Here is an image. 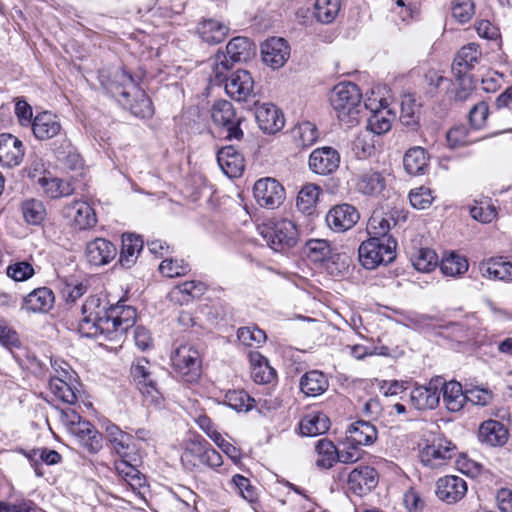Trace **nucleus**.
<instances>
[{"label": "nucleus", "instance_id": "nucleus-13", "mask_svg": "<svg viewBox=\"0 0 512 512\" xmlns=\"http://www.w3.org/2000/svg\"><path fill=\"white\" fill-rule=\"evenodd\" d=\"M308 165L313 173L327 176L339 168L340 155L332 147L316 148L309 156Z\"/></svg>", "mask_w": 512, "mask_h": 512}, {"label": "nucleus", "instance_id": "nucleus-12", "mask_svg": "<svg viewBox=\"0 0 512 512\" xmlns=\"http://www.w3.org/2000/svg\"><path fill=\"white\" fill-rule=\"evenodd\" d=\"M360 218L358 210L348 203L335 205L326 215L328 227L337 233H342L353 228Z\"/></svg>", "mask_w": 512, "mask_h": 512}, {"label": "nucleus", "instance_id": "nucleus-51", "mask_svg": "<svg viewBox=\"0 0 512 512\" xmlns=\"http://www.w3.org/2000/svg\"><path fill=\"white\" fill-rule=\"evenodd\" d=\"M24 220L31 225H40L46 218V208L42 201L27 199L21 205Z\"/></svg>", "mask_w": 512, "mask_h": 512}, {"label": "nucleus", "instance_id": "nucleus-40", "mask_svg": "<svg viewBox=\"0 0 512 512\" xmlns=\"http://www.w3.org/2000/svg\"><path fill=\"white\" fill-rule=\"evenodd\" d=\"M38 185L43 193L50 199H58L73 194L74 187L69 181L52 177L43 176L38 179Z\"/></svg>", "mask_w": 512, "mask_h": 512}, {"label": "nucleus", "instance_id": "nucleus-9", "mask_svg": "<svg viewBox=\"0 0 512 512\" xmlns=\"http://www.w3.org/2000/svg\"><path fill=\"white\" fill-rule=\"evenodd\" d=\"M443 384L441 377L430 380L428 385H417L410 392V404L418 411L435 409L440 401V386Z\"/></svg>", "mask_w": 512, "mask_h": 512}, {"label": "nucleus", "instance_id": "nucleus-11", "mask_svg": "<svg viewBox=\"0 0 512 512\" xmlns=\"http://www.w3.org/2000/svg\"><path fill=\"white\" fill-rule=\"evenodd\" d=\"M136 316V309L132 306L123 305L120 301L115 305H110V333L106 339L114 340L118 336L125 334L128 329L134 327Z\"/></svg>", "mask_w": 512, "mask_h": 512}, {"label": "nucleus", "instance_id": "nucleus-52", "mask_svg": "<svg viewBox=\"0 0 512 512\" xmlns=\"http://www.w3.org/2000/svg\"><path fill=\"white\" fill-rule=\"evenodd\" d=\"M131 95L135 97V100L133 102L128 100V103L125 105L129 107L131 113L140 118L151 117L153 115V106L146 93L137 87Z\"/></svg>", "mask_w": 512, "mask_h": 512}, {"label": "nucleus", "instance_id": "nucleus-35", "mask_svg": "<svg viewBox=\"0 0 512 512\" xmlns=\"http://www.w3.org/2000/svg\"><path fill=\"white\" fill-rule=\"evenodd\" d=\"M251 377L258 384H270L277 378V373L268 360L259 352L249 354Z\"/></svg>", "mask_w": 512, "mask_h": 512}, {"label": "nucleus", "instance_id": "nucleus-22", "mask_svg": "<svg viewBox=\"0 0 512 512\" xmlns=\"http://www.w3.org/2000/svg\"><path fill=\"white\" fill-rule=\"evenodd\" d=\"M255 118L259 128L267 134L280 131L285 124L283 113L271 103H263L256 107Z\"/></svg>", "mask_w": 512, "mask_h": 512}, {"label": "nucleus", "instance_id": "nucleus-57", "mask_svg": "<svg viewBox=\"0 0 512 512\" xmlns=\"http://www.w3.org/2000/svg\"><path fill=\"white\" fill-rule=\"evenodd\" d=\"M293 136L299 146L309 147L317 141L318 130L313 123L306 121L298 124L293 129Z\"/></svg>", "mask_w": 512, "mask_h": 512}, {"label": "nucleus", "instance_id": "nucleus-20", "mask_svg": "<svg viewBox=\"0 0 512 512\" xmlns=\"http://www.w3.org/2000/svg\"><path fill=\"white\" fill-rule=\"evenodd\" d=\"M116 255V246L105 238H96L86 244L85 257L91 265H106L114 260Z\"/></svg>", "mask_w": 512, "mask_h": 512}, {"label": "nucleus", "instance_id": "nucleus-19", "mask_svg": "<svg viewBox=\"0 0 512 512\" xmlns=\"http://www.w3.org/2000/svg\"><path fill=\"white\" fill-rule=\"evenodd\" d=\"M24 145L12 134H0V165L2 167L19 166L24 158Z\"/></svg>", "mask_w": 512, "mask_h": 512}, {"label": "nucleus", "instance_id": "nucleus-25", "mask_svg": "<svg viewBox=\"0 0 512 512\" xmlns=\"http://www.w3.org/2000/svg\"><path fill=\"white\" fill-rule=\"evenodd\" d=\"M217 162L222 171L230 178L240 176L245 167L243 155L233 145L222 147L218 151Z\"/></svg>", "mask_w": 512, "mask_h": 512}, {"label": "nucleus", "instance_id": "nucleus-7", "mask_svg": "<svg viewBox=\"0 0 512 512\" xmlns=\"http://www.w3.org/2000/svg\"><path fill=\"white\" fill-rule=\"evenodd\" d=\"M211 116L214 124L227 132L226 139L240 140L243 138L244 133L240 128L243 117L236 113L231 102L227 100L215 102L212 106Z\"/></svg>", "mask_w": 512, "mask_h": 512}, {"label": "nucleus", "instance_id": "nucleus-33", "mask_svg": "<svg viewBox=\"0 0 512 512\" xmlns=\"http://www.w3.org/2000/svg\"><path fill=\"white\" fill-rule=\"evenodd\" d=\"M299 386L306 396L317 397L328 389L329 381L323 372L311 370L301 376Z\"/></svg>", "mask_w": 512, "mask_h": 512}, {"label": "nucleus", "instance_id": "nucleus-45", "mask_svg": "<svg viewBox=\"0 0 512 512\" xmlns=\"http://www.w3.org/2000/svg\"><path fill=\"white\" fill-rule=\"evenodd\" d=\"M321 193V188L313 183L305 184L298 193L296 206L300 212L312 215Z\"/></svg>", "mask_w": 512, "mask_h": 512}, {"label": "nucleus", "instance_id": "nucleus-3", "mask_svg": "<svg viewBox=\"0 0 512 512\" xmlns=\"http://www.w3.org/2000/svg\"><path fill=\"white\" fill-rule=\"evenodd\" d=\"M156 370V367L146 358L141 357L133 361L130 375L144 400L147 403L159 405L163 397L158 386Z\"/></svg>", "mask_w": 512, "mask_h": 512}, {"label": "nucleus", "instance_id": "nucleus-8", "mask_svg": "<svg viewBox=\"0 0 512 512\" xmlns=\"http://www.w3.org/2000/svg\"><path fill=\"white\" fill-rule=\"evenodd\" d=\"M268 245L278 251L283 247H293L298 240V229L296 224L289 219H281L262 231Z\"/></svg>", "mask_w": 512, "mask_h": 512}, {"label": "nucleus", "instance_id": "nucleus-46", "mask_svg": "<svg viewBox=\"0 0 512 512\" xmlns=\"http://www.w3.org/2000/svg\"><path fill=\"white\" fill-rule=\"evenodd\" d=\"M315 450L317 452L316 465L323 469H329L337 462L338 449L334 443L326 438L316 442Z\"/></svg>", "mask_w": 512, "mask_h": 512}, {"label": "nucleus", "instance_id": "nucleus-31", "mask_svg": "<svg viewBox=\"0 0 512 512\" xmlns=\"http://www.w3.org/2000/svg\"><path fill=\"white\" fill-rule=\"evenodd\" d=\"M480 57L481 51L479 50L478 44L469 43L463 46L456 54L452 64V71L457 78H460L468 70L474 68L479 62Z\"/></svg>", "mask_w": 512, "mask_h": 512}, {"label": "nucleus", "instance_id": "nucleus-44", "mask_svg": "<svg viewBox=\"0 0 512 512\" xmlns=\"http://www.w3.org/2000/svg\"><path fill=\"white\" fill-rule=\"evenodd\" d=\"M329 427L328 417L321 412L309 413L300 421V432L303 436L313 437L324 434Z\"/></svg>", "mask_w": 512, "mask_h": 512}, {"label": "nucleus", "instance_id": "nucleus-63", "mask_svg": "<svg viewBox=\"0 0 512 512\" xmlns=\"http://www.w3.org/2000/svg\"><path fill=\"white\" fill-rule=\"evenodd\" d=\"M409 200L414 208L424 210L432 205L434 197L430 188L421 186L410 191Z\"/></svg>", "mask_w": 512, "mask_h": 512}, {"label": "nucleus", "instance_id": "nucleus-28", "mask_svg": "<svg viewBox=\"0 0 512 512\" xmlns=\"http://www.w3.org/2000/svg\"><path fill=\"white\" fill-rule=\"evenodd\" d=\"M479 271L483 278L489 280L512 281V262L503 257L482 261Z\"/></svg>", "mask_w": 512, "mask_h": 512}, {"label": "nucleus", "instance_id": "nucleus-34", "mask_svg": "<svg viewBox=\"0 0 512 512\" xmlns=\"http://www.w3.org/2000/svg\"><path fill=\"white\" fill-rule=\"evenodd\" d=\"M229 30L226 24L216 19H203L197 27L200 38L211 45L224 41L229 34Z\"/></svg>", "mask_w": 512, "mask_h": 512}, {"label": "nucleus", "instance_id": "nucleus-14", "mask_svg": "<svg viewBox=\"0 0 512 512\" xmlns=\"http://www.w3.org/2000/svg\"><path fill=\"white\" fill-rule=\"evenodd\" d=\"M455 445L446 439H438L427 445L420 453L421 462L430 468H438L452 459Z\"/></svg>", "mask_w": 512, "mask_h": 512}, {"label": "nucleus", "instance_id": "nucleus-18", "mask_svg": "<svg viewBox=\"0 0 512 512\" xmlns=\"http://www.w3.org/2000/svg\"><path fill=\"white\" fill-rule=\"evenodd\" d=\"M224 88L230 98L246 101L253 93L254 80L247 70L239 69L229 75Z\"/></svg>", "mask_w": 512, "mask_h": 512}, {"label": "nucleus", "instance_id": "nucleus-10", "mask_svg": "<svg viewBox=\"0 0 512 512\" xmlns=\"http://www.w3.org/2000/svg\"><path fill=\"white\" fill-rule=\"evenodd\" d=\"M254 198L260 206L275 209L285 199L283 186L275 179L264 178L256 181L253 187Z\"/></svg>", "mask_w": 512, "mask_h": 512}, {"label": "nucleus", "instance_id": "nucleus-61", "mask_svg": "<svg viewBox=\"0 0 512 512\" xmlns=\"http://www.w3.org/2000/svg\"><path fill=\"white\" fill-rule=\"evenodd\" d=\"M206 286L200 281H186L177 285L173 291L172 296L176 294H182L183 298L181 301L188 302L190 298H198L204 294Z\"/></svg>", "mask_w": 512, "mask_h": 512}, {"label": "nucleus", "instance_id": "nucleus-42", "mask_svg": "<svg viewBox=\"0 0 512 512\" xmlns=\"http://www.w3.org/2000/svg\"><path fill=\"white\" fill-rule=\"evenodd\" d=\"M143 248V240L134 234H123L119 263L122 267L130 268L137 260Z\"/></svg>", "mask_w": 512, "mask_h": 512}, {"label": "nucleus", "instance_id": "nucleus-1", "mask_svg": "<svg viewBox=\"0 0 512 512\" xmlns=\"http://www.w3.org/2000/svg\"><path fill=\"white\" fill-rule=\"evenodd\" d=\"M82 318L78 325L79 333L87 338L109 335L110 304L97 295L89 296L82 305Z\"/></svg>", "mask_w": 512, "mask_h": 512}, {"label": "nucleus", "instance_id": "nucleus-53", "mask_svg": "<svg viewBox=\"0 0 512 512\" xmlns=\"http://www.w3.org/2000/svg\"><path fill=\"white\" fill-rule=\"evenodd\" d=\"M412 265L419 272L429 273L439 264L436 252L430 248H420L412 257Z\"/></svg>", "mask_w": 512, "mask_h": 512}, {"label": "nucleus", "instance_id": "nucleus-39", "mask_svg": "<svg viewBox=\"0 0 512 512\" xmlns=\"http://www.w3.org/2000/svg\"><path fill=\"white\" fill-rule=\"evenodd\" d=\"M429 156L424 148L415 146L410 148L403 157L406 172L410 175H422L428 169Z\"/></svg>", "mask_w": 512, "mask_h": 512}, {"label": "nucleus", "instance_id": "nucleus-27", "mask_svg": "<svg viewBox=\"0 0 512 512\" xmlns=\"http://www.w3.org/2000/svg\"><path fill=\"white\" fill-rule=\"evenodd\" d=\"M70 433L91 453L98 452L102 447V434L87 420L78 421Z\"/></svg>", "mask_w": 512, "mask_h": 512}, {"label": "nucleus", "instance_id": "nucleus-41", "mask_svg": "<svg viewBox=\"0 0 512 512\" xmlns=\"http://www.w3.org/2000/svg\"><path fill=\"white\" fill-rule=\"evenodd\" d=\"M396 224L393 213L373 212L367 224V232L370 238H392L388 233Z\"/></svg>", "mask_w": 512, "mask_h": 512}, {"label": "nucleus", "instance_id": "nucleus-26", "mask_svg": "<svg viewBox=\"0 0 512 512\" xmlns=\"http://www.w3.org/2000/svg\"><path fill=\"white\" fill-rule=\"evenodd\" d=\"M62 129L57 115L44 111L38 113L32 121V131L39 140H48L57 136Z\"/></svg>", "mask_w": 512, "mask_h": 512}, {"label": "nucleus", "instance_id": "nucleus-47", "mask_svg": "<svg viewBox=\"0 0 512 512\" xmlns=\"http://www.w3.org/2000/svg\"><path fill=\"white\" fill-rule=\"evenodd\" d=\"M439 267L445 276L458 277L467 272L469 263L464 256L451 252L442 258Z\"/></svg>", "mask_w": 512, "mask_h": 512}, {"label": "nucleus", "instance_id": "nucleus-50", "mask_svg": "<svg viewBox=\"0 0 512 512\" xmlns=\"http://www.w3.org/2000/svg\"><path fill=\"white\" fill-rule=\"evenodd\" d=\"M307 257L315 263H322L331 258L332 247L325 239H310L305 244Z\"/></svg>", "mask_w": 512, "mask_h": 512}, {"label": "nucleus", "instance_id": "nucleus-58", "mask_svg": "<svg viewBox=\"0 0 512 512\" xmlns=\"http://www.w3.org/2000/svg\"><path fill=\"white\" fill-rule=\"evenodd\" d=\"M240 343L247 347H259L266 341V334L256 326L241 327L237 331Z\"/></svg>", "mask_w": 512, "mask_h": 512}, {"label": "nucleus", "instance_id": "nucleus-55", "mask_svg": "<svg viewBox=\"0 0 512 512\" xmlns=\"http://www.w3.org/2000/svg\"><path fill=\"white\" fill-rule=\"evenodd\" d=\"M224 402L236 411H248L253 408L255 400L243 390H229L225 394Z\"/></svg>", "mask_w": 512, "mask_h": 512}, {"label": "nucleus", "instance_id": "nucleus-23", "mask_svg": "<svg viewBox=\"0 0 512 512\" xmlns=\"http://www.w3.org/2000/svg\"><path fill=\"white\" fill-rule=\"evenodd\" d=\"M137 87L138 85L133 76L120 68L113 72L107 84V89L122 105L128 103V97L131 96L133 90H136Z\"/></svg>", "mask_w": 512, "mask_h": 512}, {"label": "nucleus", "instance_id": "nucleus-36", "mask_svg": "<svg viewBox=\"0 0 512 512\" xmlns=\"http://www.w3.org/2000/svg\"><path fill=\"white\" fill-rule=\"evenodd\" d=\"M443 393V402L450 412L460 411L466 403V391L462 389V385L457 381L445 382L440 386V392Z\"/></svg>", "mask_w": 512, "mask_h": 512}, {"label": "nucleus", "instance_id": "nucleus-4", "mask_svg": "<svg viewBox=\"0 0 512 512\" xmlns=\"http://www.w3.org/2000/svg\"><path fill=\"white\" fill-rule=\"evenodd\" d=\"M396 246L397 242L394 238H369L359 246V261L369 270L381 264H389L396 257Z\"/></svg>", "mask_w": 512, "mask_h": 512}, {"label": "nucleus", "instance_id": "nucleus-24", "mask_svg": "<svg viewBox=\"0 0 512 512\" xmlns=\"http://www.w3.org/2000/svg\"><path fill=\"white\" fill-rule=\"evenodd\" d=\"M509 432L503 423L489 419L481 423L478 429V439L482 444L491 447H501L508 441Z\"/></svg>", "mask_w": 512, "mask_h": 512}, {"label": "nucleus", "instance_id": "nucleus-59", "mask_svg": "<svg viewBox=\"0 0 512 512\" xmlns=\"http://www.w3.org/2000/svg\"><path fill=\"white\" fill-rule=\"evenodd\" d=\"M425 82L427 86V93L431 97H434L443 91H447L452 84L450 79L444 77L435 70H429L425 74Z\"/></svg>", "mask_w": 512, "mask_h": 512}, {"label": "nucleus", "instance_id": "nucleus-54", "mask_svg": "<svg viewBox=\"0 0 512 512\" xmlns=\"http://www.w3.org/2000/svg\"><path fill=\"white\" fill-rule=\"evenodd\" d=\"M250 42L246 37H234L226 46V56L231 63L245 60L249 55Z\"/></svg>", "mask_w": 512, "mask_h": 512}, {"label": "nucleus", "instance_id": "nucleus-16", "mask_svg": "<svg viewBox=\"0 0 512 512\" xmlns=\"http://www.w3.org/2000/svg\"><path fill=\"white\" fill-rule=\"evenodd\" d=\"M467 493V483L459 476L447 475L436 483L437 497L449 504L460 501Z\"/></svg>", "mask_w": 512, "mask_h": 512}, {"label": "nucleus", "instance_id": "nucleus-37", "mask_svg": "<svg viewBox=\"0 0 512 512\" xmlns=\"http://www.w3.org/2000/svg\"><path fill=\"white\" fill-rule=\"evenodd\" d=\"M108 441L120 458H128L132 436L121 430L116 424L108 421L104 427Z\"/></svg>", "mask_w": 512, "mask_h": 512}, {"label": "nucleus", "instance_id": "nucleus-62", "mask_svg": "<svg viewBox=\"0 0 512 512\" xmlns=\"http://www.w3.org/2000/svg\"><path fill=\"white\" fill-rule=\"evenodd\" d=\"M115 470L117 473L124 478L130 485L141 486L142 477L140 476L139 470L131 465L127 458H121L115 462Z\"/></svg>", "mask_w": 512, "mask_h": 512}, {"label": "nucleus", "instance_id": "nucleus-32", "mask_svg": "<svg viewBox=\"0 0 512 512\" xmlns=\"http://www.w3.org/2000/svg\"><path fill=\"white\" fill-rule=\"evenodd\" d=\"M80 383L76 379L64 380L62 378H50L49 390L56 399L69 405L78 400Z\"/></svg>", "mask_w": 512, "mask_h": 512}, {"label": "nucleus", "instance_id": "nucleus-48", "mask_svg": "<svg viewBox=\"0 0 512 512\" xmlns=\"http://www.w3.org/2000/svg\"><path fill=\"white\" fill-rule=\"evenodd\" d=\"M232 65L233 63H231L225 53L217 52L211 66V73L209 75L210 82L213 85H225L226 81L229 79V72Z\"/></svg>", "mask_w": 512, "mask_h": 512}, {"label": "nucleus", "instance_id": "nucleus-49", "mask_svg": "<svg viewBox=\"0 0 512 512\" xmlns=\"http://www.w3.org/2000/svg\"><path fill=\"white\" fill-rule=\"evenodd\" d=\"M341 8V0H316L314 4V16L323 24L332 23Z\"/></svg>", "mask_w": 512, "mask_h": 512}, {"label": "nucleus", "instance_id": "nucleus-30", "mask_svg": "<svg viewBox=\"0 0 512 512\" xmlns=\"http://www.w3.org/2000/svg\"><path fill=\"white\" fill-rule=\"evenodd\" d=\"M55 297L48 287H40L24 298L23 308L28 312L47 313L54 306Z\"/></svg>", "mask_w": 512, "mask_h": 512}, {"label": "nucleus", "instance_id": "nucleus-29", "mask_svg": "<svg viewBox=\"0 0 512 512\" xmlns=\"http://www.w3.org/2000/svg\"><path fill=\"white\" fill-rule=\"evenodd\" d=\"M345 439H347V443L360 448L372 445L377 439V430L370 422L359 420L350 425Z\"/></svg>", "mask_w": 512, "mask_h": 512}, {"label": "nucleus", "instance_id": "nucleus-15", "mask_svg": "<svg viewBox=\"0 0 512 512\" xmlns=\"http://www.w3.org/2000/svg\"><path fill=\"white\" fill-rule=\"evenodd\" d=\"M63 215L75 229L92 228L96 222L94 209L84 201H74L63 208Z\"/></svg>", "mask_w": 512, "mask_h": 512}, {"label": "nucleus", "instance_id": "nucleus-64", "mask_svg": "<svg viewBox=\"0 0 512 512\" xmlns=\"http://www.w3.org/2000/svg\"><path fill=\"white\" fill-rule=\"evenodd\" d=\"M231 484L246 501L252 503L257 499L255 488L251 485L250 480L243 475L235 474L231 479Z\"/></svg>", "mask_w": 512, "mask_h": 512}, {"label": "nucleus", "instance_id": "nucleus-6", "mask_svg": "<svg viewBox=\"0 0 512 512\" xmlns=\"http://www.w3.org/2000/svg\"><path fill=\"white\" fill-rule=\"evenodd\" d=\"M171 362L175 373L184 382L193 383L200 377V353L192 344L177 347L171 355Z\"/></svg>", "mask_w": 512, "mask_h": 512}, {"label": "nucleus", "instance_id": "nucleus-5", "mask_svg": "<svg viewBox=\"0 0 512 512\" xmlns=\"http://www.w3.org/2000/svg\"><path fill=\"white\" fill-rule=\"evenodd\" d=\"M181 461L189 470L196 469L201 465L216 468L223 463L221 454L203 438L190 439L186 442L185 449L181 455Z\"/></svg>", "mask_w": 512, "mask_h": 512}, {"label": "nucleus", "instance_id": "nucleus-38", "mask_svg": "<svg viewBox=\"0 0 512 512\" xmlns=\"http://www.w3.org/2000/svg\"><path fill=\"white\" fill-rule=\"evenodd\" d=\"M365 107L372 112L368 118V128L378 135L387 133L392 127L395 114L386 107L373 108L372 104L367 102H365Z\"/></svg>", "mask_w": 512, "mask_h": 512}, {"label": "nucleus", "instance_id": "nucleus-43", "mask_svg": "<svg viewBox=\"0 0 512 512\" xmlns=\"http://www.w3.org/2000/svg\"><path fill=\"white\" fill-rule=\"evenodd\" d=\"M356 186L364 195L377 196L385 189L386 179L381 172L370 170L359 176Z\"/></svg>", "mask_w": 512, "mask_h": 512}, {"label": "nucleus", "instance_id": "nucleus-56", "mask_svg": "<svg viewBox=\"0 0 512 512\" xmlns=\"http://www.w3.org/2000/svg\"><path fill=\"white\" fill-rule=\"evenodd\" d=\"M401 123L414 130L419 122V109L411 96H405L401 102Z\"/></svg>", "mask_w": 512, "mask_h": 512}, {"label": "nucleus", "instance_id": "nucleus-2", "mask_svg": "<svg viewBox=\"0 0 512 512\" xmlns=\"http://www.w3.org/2000/svg\"><path fill=\"white\" fill-rule=\"evenodd\" d=\"M362 93L352 82H341L334 86L330 94V103L339 121L353 125L361 108Z\"/></svg>", "mask_w": 512, "mask_h": 512}, {"label": "nucleus", "instance_id": "nucleus-21", "mask_svg": "<svg viewBox=\"0 0 512 512\" xmlns=\"http://www.w3.org/2000/svg\"><path fill=\"white\" fill-rule=\"evenodd\" d=\"M378 473L370 466H360L349 473L348 488L353 493L362 496L377 486Z\"/></svg>", "mask_w": 512, "mask_h": 512}, {"label": "nucleus", "instance_id": "nucleus-17", "mask_svg": "<svg viewBox=\"0 0 512 512\" xmlns=\"http://www.w3.org/2000/svg\"><path fill=\"white\" fill-rule=\"evenodd\" d=\"M263 62L272 69H279L289 58L290 49L283 38L272 37L261 45Z\"/></svg>", "mask_w": 512, "mask_h": 512}, {"label": "nucleus", "instance_id": "nucleus-60", "mask_svg": "<svg viewBox=\"0 0 512 512\" xmlns=\"http://www.w3.org/2000/svg\"><path fill=\"white\" fill-rule=\"evenodd\" d=\"M159 271L163 276L174 278L186 275L190 266L184 260L169 258L160 263Z\"/></svg>", "mask_w": 512, "mask_h": 512}]
</instances>
